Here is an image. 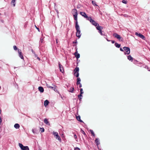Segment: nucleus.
I'll list each match as a JSON object with an SVG mask.
<instances>
[{"label": "nucleus", "instance_id": "1", "mask_svg": "<svg viewBox=\"0 0 150 150\" xmlns=\"http://www.w3.org/2000/svg\"><path fill=\"white\" fill-rule=\"evenodd\" d=\"M72 11L74 13L73 14L74 20L76 21L75 26L79 25L77 21V11L76 9H74L72 10Z\"/></svg>", "mask_w": 150, "mask_h": 150}, {"label": "nucleus", "instance_id": "2", "mask_svg": "<svg viewBox=\"0 0 150 150\" xmlns=\"http://www.w3.org/2000/svg\"><path fill=\"white\" fill-rule=\"evenodd\" d=\"M75 27L76 31V35L79 38H80L81 35L79 25L75 26Z\"/></svg>", "mask_w": 150, "mask_h": 150}, {"label": "nucleus", "instance_id": "3", "mask_svg": "<svg viewBox=\"0 0 150 150\" xmlns=\"http://www.w3.org/2000/svg\"><path fill=\"white\" fill-rule=\"evenodd\" d=\"M53 134L56 139H58L60 142L61 141V139L60 137L58 134L57 132L53 131Z\"/></svg>", "mask_w": 150, "mask_h": 150}, {"label": "nucleus", "instance_id": "4", "mask_svg": "<svg viewBox=\"0 0 150 150\" xmlns=\"http://www.w3.org/2000/svg\"><path fill=\"white\" fill-rule=\"evenodd\" d=\"M88 19H89L88 20L90 21V22L93 25H94L95 26H97V25L98 24L95 21L92 20L91 17L89 18H88Z\"/></svg>", "mask_w": 150, "mask_h": 150}, {"label": "nucleus", "instance_id": "5", "mask_svg": "<svg viewBox=\"0 0 150 150\" xmlns=\"http://www.w3.org/2000/svg\"><path fill=\"white\" fill-rule=\"evenodd\" d=\"M123 48L124 50L125 51V54H129L130 53V50L129 47H124Z\"/></svg>", "mask_w": 150, "mask_h": 150}, {"label": "nucleus", "instance_id": "6", "mask_svg": "<svg viewBox=\"0 0 150 150\" xmlns=\"http://www.w3.org/2000/svg\"><path fill=\"white\" fill-rule=\"evenodd\" d=\"M80 14L84 18H86L87 20H88V18H90L91 17H88L86 13L84 12H80Z\"/></svg>", "mask_w": 150, "mask_h": 150}, {"label": "nucleus", "instance_id": "7", "mask_svg": "<svg viewBox=\"0 0 150 150\" xmlns=\"http://www.w3.org/2000/svg\"><path fill=\"white\" fill-rule=\"evenodd\" d=\"M96 28L97 30H99L98 32L100 33V34L102 35V30H101L103 28L102 27L100 26L99 25V24H98L97 25V26H96Z\"/></svg>", "mask_w": 150, "mask_h": 150}, {"label": "nucleus", "instance_id": "8", "mask_svg": "<svg viewBox=\"0 0 150 150\" xmlns=\"http://www.w3.org/2000/svg\"><path fill=\"white\" fill-rule=\"evenodd\" d=\"M113 36L115 38H116L117 39L119 40H120L122 41V38L120 37V36L118 35L116 33H114L113 34Z\"/></svg>", "mask_w": 150, "mask_h": 150}, {"label": "nucleus", "instance_id": "9", "mask_svg": "<svg viewBox=\"0 0 150 150\" xmlns=\"http://www.w3.org/2000/svg\"><path fill=\"white\" fill-rule=\"evenodd\" d=\"M135 34L137 36L141 38L142 39H143L144 40L145 38V37L141 34L140 33H138L137 32H136L135 33Z\"/></svg>", "mask_w": 150, "mask_h": 150}, {"label": "nucleus", "instance_id": "10", "mask_svg": "<svg viewBox=\"0 0 150 150\" xmlns=\"http://www.w3.org/2000/svg\"><path fill=\"white\" fill-rule=\"evenodd\" d=\"M18 52L19 54V56L22 59H23V57L21 51L20 50H18Z\"/></svg>", "mask_w": 150, "mask_h": 150}, {"label": "nucleus", "instance_id": "11", "mask_svg": "<svg viewBox=\"0 0 150 150\" xmlns=\"http://www.w3.org/2000/svg\"><path fill=\"white\" fill-rule=\"evenodd\" d=\"M59 67L60 69V71L62 73L63 72H64V70L63 67L59 63Z\"/></svg>", "mask_w": 150, "mask_h": 150}, {"label": "nucleus", "instance_id": "12", "mask_svg": "<svg viewBox=\"0 0 150 150\" xmlns=\"http://www.w3.org/2000/svg\"><path fill=\"white\" fill-rule=\"evenodd\" d=\"M38 90L41 93H43L44 92V89L43 88L42 86H39L38 87Z\"/></svg>", "mask_w": 150, "mask_h": 150}, {"label": "nucleus", "instance_id": "13", "mask_svg": "<svg viewBox=\"0 0 150 150\" xmlns=\"http://www.w3.org/2000/svg\"><path fill=\"white\" fill-rule=\"evenodd\" d=\"M74 54L75 55V57L77 59H78L80 57V54L77 52H76L74 53Z\"/></svg>", "mask_w": 150, "mask_h": 150}, {"label": "nucleus", "instance_id": "14", "mask_svg": "<svg viewBox=\"0 0 150 150\" xmlns=\"http://www.w3.org/2000/svg\"><path fill=\"white\" fill-rule=\"evenodd\" d=\"M49 103V102L48 101V100H46L44 102V105L45 106H47L48 105Z\"/></svg>", "mask_w": 150, "mask_h": 150}, {"label": "nucleus", "instance_id": "15", "mask_svg": "<svg viewBox=\"0 0 150 150\" xmlns=\"http://www.w3.org/2000/svg\"><path fill=\"white\" fill-rule=\"evenodd\" d=\"M18 144L19 147L22 150L26 147V146H23V145L21 143H19Z\"/></svg>", "mask_w": 150, "mask_h": 150}, {"label": "nucleus", "instance_id": "16", "mask_svg": "<svg viewBox=\"0 0 150 150\" xmlns=\"http://www.w3.org/2000/svg\"><path fill=\"white\" fill-rule=\"evenodd\" d=\"M80 118L81 117L80 116H76V118L77 120L80 121L81 122H83L82 121V120H81Z\"/></svg>", "mask_w": 150, "mask_h": 150}, {"label": "nucleus", "instance_id": "17", "mask_svg": "<svg viewBox=\"0 0 150 150\" xmlns=\"http://www.w3.org/2000/svg\"><path fill=\"white\" fill-rule=\"evenodd\" d=\"M14 127L16 129H18L20 127V125L18 123H16L14 125Z\"/></svg>", "mask_w": 150, "mask_h": 150}, {"label": "nucleus", "instance_id": "18", "mask_svg": "<svg viewBox=\"0 0 150 150\" xmlns=\"http://www.w3.org/2000/svg\"><path fill=\"white\" fill-rule=\"evenodd\" d=\"M81 79L79 78L78 77L77 79V82L76 84L77 85H78L79 84V83H80L81 82Z\"/></svg>", "mask_w": 150, "mask_h": 150}, {"label": "nucleus", "instance_id": "19", "mask_svg": "<svg viewBox=\"0 0 150 150\" xmlns=\"http://www.w3.org/2000/svg\"><path fill=\"white\" fill-rule=\"evenodd\" d=\"M16 0H12L11 2V4H13V6H15V1Z\"/></svg>", "mask_w": 150, "mask_h": 150}, {"label": "nucleus", "instance_id": "20", "mask_svg": "<svg viewBox=\"0 0 150 150\" xmlns=\"http://www.w3.org/2000/svg\"><path fill=\"white\" fill-rule=\"evenodd\" d=\"M95 142L97 146H98L100 144V142L98 139L97 138L95 140Z\"/></svg>", "mask_w": 150, "mask_h": 150}, {"label": "nucleus", "instance_id": "21", "mask_svg": "<svg viewBox=\"0 0 150 150\" xmlns=\"http://www.w3.org/2000/svg\"><path fill=\"white\" fill-rule=\"evenodd\" d=\"M127 58L128 60H129L130 61H131L132 62V61L133 58L131 57V55H129L127 57Z\"/></svg>", "mask_w": 150, "mask_h": 150}, {"label": "nucleus", "instance_id": "22", "mask_svg": "<svg viewBox=\"0 0 150 150\" xmlns=\"http://www.w3.org/2000/svg\"><path fill=\"white\" fill-rule=\"evenodd\" d=\"M44 122L46 124L49 125L50 124L49 122L47 121V119L46 118H45L44 119Z\"/></svg>", "mask_w": 150, "mask_h": 150}, {"label": "nucleus", "instance_id": "23", "mask_svg": "<svg viewBox=\"0 0 150 150\" xmlns=\"http://www.w3.org/2000/svg\"><path fill=\"white\" fill-rule=\"evenodd\" d=\"M79 68L78 67H76L74 70V72H79Z\"/></svg>", "mask_w": 150, "mask_h": 150}, {"label": "nucleus", "instance_id": "24", "mask_svg": "<svg viewBox=\"0 0 150 150\" xmlns=\"http://www.w3.org/2000/svg\"><path fill=\"white\" fill-rule=\"evenodd\" d=\"M74 90V87H71L68 90V91H69L70 92L73 93V92Z\"/></svg>", "mask_w": 150, "mask_h": 150}, {"label": "nucleus", "instance_id": "25", "mask_svg": "<svg viewBox=\"0 0 150 150\" xmlns=\"http://www.w3.org/2000/svg\"><path fill=\"white\" fill-rule=\"evenodd\" d=\"M74 75L77 77H78L79 75V72H74Z\"/></svg>", "mask_w": 150, "mask_h": 150}, {"label": "nucleus", "instance_id": "26", "mask_svg": "<svg viewBox=\"0 0 150 150\" xmlns=\"http://www.w3.org/2000/svg\"><path fill=\"white\" fill-rule=\"evenodd\" d=\"M115 46L117 47V48H119L120 47V45L119 44H118L117 43H115Z\"/></svg>", "mask_w": 150, "mask_h": 150}, {"label": "nucleus", "instance_id": "27", "mask_svg": "<svg viewBox=\"0 0 150 150\" xmlns=\"http://www.w3.org/2000/svg\"><path fill=\"white\" fill-rule=\"evenodd\" d=\"M89 131L90 132L91 134L94 136H95V134L93 130L90 129Z\"/></svg>", "mask_w": 150, "mask_h": 150}, {"label": "nucleus", "instance_id": "28", "mask_svg": "<svg viewBox=\"0 0 150 150\" xmlns=\"http://www.w3.org/2000/svg\"><path fill=\"white\" fill-rule=\"evenodd\" d=\"M22 150H29L28 147L27 146H26V147L22 149Z\"/></svg>", "mask_w": 150, "mask_h": 150}, {"label": "nucleus", "instance_id": "29", "mask_svg": "<svg viewBox=\"0 0 150 150\" xmlns=\"http://www.w3.org/2000/svg\"><path fill=\"white\" fill-rule=\"evenodd\" d=\"M82 94H80L78 96V97L79 98V100H81L82 99Z\"/></svg>", "mask_w": 150, "mask_h": 150}, {"label": "nucleus", "instance_id": "30", "mask_svg": "<svg viewBox=\"0 0 150 150\" xmlns=\"http://www.w3.org/2000/svg\"><path fill=\"white\" fill-rule=\"evenodd\" d=\"M40 130L41 131V132H44L45 129H44L43 127L40 128Z\"/></svg>", "mask_w": 150, "mask_h": 150}, {"label": "nucleus", "instance_id": "31", "mask_svg": "<svg viewBox=\"0 0 150 150\" xmlns=\"http://www.w3.org/2000/svg\"><path fill=\"white\" fill-rule=\"evenodd\" d=\"M92 4L94 6H97V5L96 4V2L94 1H92Z\"/></svg>", "mask_w": 150, "mask_h": 150}, {"label": "nucleus", "instance_id": "32", "mask_svg": "<svg viewBox=\"0 0 150 150\" xmlns=\"http://www.w3.org/2000/svg\"><path fill=\"white\" fill-rule=\"evenodd\" d=\"M80 94H82L83 92V90L82 88H81L80 89Z\"/></svg>", "mask_w": 150, "mask_h": 150}, {"label": "nucleus", "instance_id": "33", "mask_svg": "<svg viewBox=\"0 0 150 150\" xmlns=\"http://www.w3.org/2000/svg\"><path fill=\"white\" fill-rule=\"evenodd\" d=\"M123 3L126 4L127 3V1L125 0H123L122 1Z\"/></svg>", "mask_w": 150, "mask_h": 150}, {"label": "nucleus", "instance_id": "34", "mask_svg": "<svg viewBox=\"0 0 150 150\" xmlns=\"http://www.w3.org/2000/svg\"><path fill=\"white\" fill-rule=\"evenodd\" d=\"M13 47L14 49L15 50H16L17 49V47L15 45Z\"/></svg>", "mask_w": 150, "mask_h": 150}, {"label": "nucleus", "instance_id": "35", "mask_svg": "<svg viewBox=\"0 0 150 150\" xmlns=\"http://www.w3.org/2000/svg\"><path fill=\"white\" fill-rule=\"evenodd\" d=\"M56 86L54 85V88L53 90L54 91H57V90L56 89Z\"/></svg>", "mask_w": 150, "mask_h": 150}, {"label": "nucleus", "instance_id": "36", "mask_svg": "<svg viewBox=\"0 0 150 150\" xmlns=\"http://www.w3.org/2000/svg\"><path fill=\"white\" fill-rule=\"evenodd\" d=\"M74 150H81L79 148L77 147H76L74 148Z\"/></svg>", "mask_w": 150, "mask_h": 150}, {"label": "nucleus", "instance_id": "37", "mask_svg": "<svg viewBox=\"0 0 150 150\" xmlns=\"http://www.w3.org/2000/svg\"><path fill=\"white\" fill-rule=\"evenodd\" d=\"M46 86H47L48 88H50V87L51 86H50V85H49L48 84H46Z\"/></svg>", "mask_w": 150, "mask_h": 150}, {"label": "nucleus", "instance_id": "38", "mask_svg": "<svg viewBox=\"0 0 150 150\" xmlns=\"http://www.w3.org/2000/svg\"><path fill=\"white\" fill-rule=\"evenodd\" d=\"M74 138L76 139L77 138V136L76 134H74Z\"/></svg>", "mask_w": 150, "mask_h": 150}, {"label": "nucleus", "instance_id": "39", "mask_svg": "<svg viewBox=\"0 0 150 150\" xmlns=\"http://www.w3.org/2000/svg\"><path fill=\"white\" fill-rule=\"evenodd\" d=\"M43 38H41V39H40V41L41 42H43Z\"/></svg>", "mask_w": 150, "mask_h": 150}, {"label": "nucleus", "instance_id": "40", "mask_svg": "<svg viewBox=\"0 0 150 150\" xmlns=\"http://www.w3.org/2000/svg\"><path fill=\"white\" fill-rule=\"evenodd\" d=\"M82 133H83L84 135H86L85 133V132L83 130H82Z\"/></svg>", "mask_w": 150, "mask_h": 150}, {"label": "nucleus", "instance_id": "41", "mask_svg": "<svg viewBox=\"0 0 150 150\" xmlns=\"http://www.w3.org/2000/svg\"><path fill=\"white\" fill-rule=\"evenodd\" d=\"M54 88V86H51L50 88L52 89H53Z\"/></svg>", "mask_w": 150, "mask_h": 150}, {"label": "nucleus", "instance_id": "42", "mask_svg": "<svg viewBox=\"0 0 150 150\" xmlns=\"http://www.w3.org/2000/svg\"><path fill=\"white\" fill-rule=\"evenodd\" d=\"M2 121V119H1V117H0V122H1Z\"/></svg>", "mask_w": 150, "mask_h": 150}, {"label": "nucleus", "instance_id": "43", "mask_svg": "<svg viewBox=\"0 0 150 150\" xmlns=\"http://www.w3.org/2000/svg\"><path fill=\"white\" fill-rule=\"evenodd\" d=\"M73 44H74V43H77V41L76 40L75 41H74L73 42Z\"/></svg>", "mask_w": 150, "mask_h": 150}, {"label": "nucleus", "instance_id": "44", "mask_svg": "<svg viewBox=\"0 0 150 150\" xmlns=\"http://www.w3.org/2000/svg\"><path fill=\"white\" fill-rule=\"evenodd\" d=\"M123 16L124 17H127L128 16V15H126V14H125V15H123Z\"/></svg>", "mask_w": 150, "mask_h": 150}, {"label": "nucleus", "instance_id": "45", "mask_svg": "<svg viewBox=\"0 0 150 150\" xmlns=\"http://www.w3.org/2000/svg\"><path fill=\"white\" fill-rule=\"evenodd\" d=\"M79 87H80V88L81 87H82L81 84V83H79Z\"/></svg>", "mask_w": 150, "mask_h": 150}, {"label": "nucleus", "instance_id": "46", "mask_svg": "<svg viewBox=\"0 0 150 150\" xmlns=\"http://www.w3.org/2000/svg\"><path fill=\"white\" fill-rule=\"evenodd\" d=\"M56 43L57 44H58V39H56Z\"/></svg>", "mask_w": 150, "mask_h": 150}, {"label": "nucleus", "instance_id": "47", "mask_svg": "<svg viewBox=\"0 0 150 150\" xmlns=\"http://www.w3.org/2000/svg\"><path fill=\"white\" fill-rule=\"evenodd\" d=\"M55 11H56L57 13L58 14L59 13V11H58L56 9H55Z\"/></svg>", "mask_w": 150, "mask_h": 150}, {"label": "nucleus", "instance_id": "48", "mask_svg": "<svg viewBox=\"0 0 150 150\" xmlns=\"http://www.w3.org/2000/svg\"><path fill=\"white\" fill-rule=\"evenodd\" d=\"M34 54L35 56V57H38L37 55L36 54H35V52H34Z\"/></svg>", "mask_w": 150, "mask_h": 150}, {"label": "nucleus", "instance_id": "49", "mask_svg": "<svg viewBox=\"0 0 150 150\" xmlns=\"http://www.w3.org/2000/svg\"><path fill=\"white\" fill-rule=\"evenodd\" d=\"M120 50L121 51H123V49L122 48H120Z\"/></svg>", "mask_w": 150, "mask_h": 150}, {"label": "nucleus", "instance_id": "50", "mask_svg": "<svg viewBox=\"0 0 150 150\" xmlns=\"http://www.w3.org/2000/svg\"><path fill=\"white\" fill-rule=\"evenodd\" d=\"M32 131L34 133H35V132H34V130L33 129H32Z\"/></svg>", "mask_w": 150, "mask_h": 150}, {"label": "nucleus", "instance_id": "51", "mask_svg": "<svg viewBox=\"0 0 150 150\" xmlns=\"http://www.w3.org/2000/svg\"><path fill=\"white\" fill-rule=\"evenodd\" d=\"M35 26L36 28L38 30V31H39V29L38 28H37L36 26Z\"/></svg>", "mask_w": 150, "mask_h": 150}, {"label": "nucleus", "instance_id": "52", "mask_svg": "<svg viewBox=\"0 0 150 150\" xmlns=\"http://www.w3.org/2000/svg\"><path fill=\"white\" fill-rule=\"evenodd\" d=\"M37 59L39 60H40V58L38 57H37Z\"/></svg>", "mask_w": 150, "mask_h": 150}, {"label": "nucleus", "instance_id": "53", "mask_svg": "<svg viewBox=\"0 0 150 150\" xmlns=\"http://www.w3.org/2000/svg\"><path fill=\"white\" fill-rule=\"evenodd\" d=\"M112 43H114V41H112Z\"/></svg>", "mask_w": 150, "mask_h": 150}, {"label": "nucleus", "instance_id": "54", "mask_svg": "<svg viewBox=\"0 0 150 150\" xmlns=\"http://www.w3.org/2000/svg\"><path fill=\"white\" fill-rule=\"evenodd\" d=\"M32 52L34 53V52L33 51V50H32Z\"/></svg>", "mask_w": 150, "mask_h": 150}, {"label": "nucleus", "instance_id": "55", "mask_svg": "<svg viewBox=\"0 0 150 150\" xmlns=\"http://www.w3.org/2000/svg\"><path fill=\"white\" fill-rule=\"evenodd\" d=\"M1 113V110L0 109V114Z\"/></svg>", "mask_w": 150, "mask_h": 150}, {"label": "nucleus", "instance_id": "56", "mask_svg": "<svg viewBox=\"0 0 150 150\" xmlns=\"http://www.w3.org/2000/svg\"><path fill=\"white\" fill-rule=\"evenodd\" d=\"M1 122H0V125H1Z\"/></svg>", "mask_w": 150, "mask_h": 150}]
</instances>
